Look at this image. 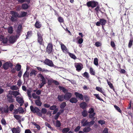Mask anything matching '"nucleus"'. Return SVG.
Here are the masks:
<instances>
[{"mask_svg": "<svg viewBox=\"0 0 133 133\" xmlns=\"http://www.w3.org/2000/svg\"><path fill=\"white\" fill-rule=\"evenodd\" d=\"M107 81L108 85L110 87L111 89H113L114 91H115V89L113 87L112 84L109 81L108 79L107 80Z\"/></svg>", "mask_w": 133, "mask_h": 133, "instance_id": "2f4dec72", "label": "nucleus"}, {"mask_svg": "<svg viewBox=\"0 0 133 133\" xmlns=\"http://www.w3.org/2000/svg\"><path fill=\"white\" fill-rule=\"evenodd\" d=\"M81 123L82 124V126H84L86 125H88V122L85 119H83Z\"/></svg>", "mask_w": 133, "mask_h": 133, "instance_id": "412c9836", "label": "nucleus"}, {"mask_svg": "<svg viewBox=\"0 0 133 133\" xmlns=\"http://www.w3.org/2000/svg\"><path fill=\"white\" fill-rule=\"evenodd\" d=\"M30 0H18V2L21 3L26 2L28 3L30 2Z\"/></svg>", "mask_w": 133, "mask_h": 133, "instance_id": "cd10ccee", "label": "nucleus"}, {"mask_svg": "<svg viewBox=\"0 0 133 133\" xmlns=\"http://www.w3.org/2000/svg\"><path fill=\"white\" fill-rule=\"evenodd\" d=\"M31 91L30 90H27V94L28 97L31 98Z\"/></svg>", "mask_w": 133, "mask_h": 133, "instance_id": "864d4df0", "label": "nucleus"}, {"mask_svg": "<svg viewBox=\"0 0 133 133\" xmlns=\"http://www.w3.org/2000/svg\"><path fill=\"white\" fill-rule=\"evenodd\" d=\"M58 98L59 101H63L64 99V97L63 95H58Z\"/></svg>", "mask_w": 133, "mask_h": 133, "instance_id": "7c9ffc66", "label": "nucleus"}, {"mask_svg": "<svg viewBox=\"0 0 133 133\" xmlns=\"http://www.w3.org/2000/svg\"><path fill=\"white\" fill-rule=\"evenodd\" d=\"M14 108V105L12 104H11L10 105L9 107V110L10 111H12V110H13Z\"/></svg>", "mask_w": 133, "mask_h": 133, "instance_id": "6e6d98bb", "label": "nucleus"}, {"mask_svg": "<svg viewBox=\"0 0 133 133\" xmlns=\"http://www.w3.org/2000/svg\"><path fill=\"white\" fill-rule=\"evenodd\" d=\"M13 95L16 97L18 95H21L20 93L18 91H14Z\"/></svg>", "mask_w": 133, "mask_h": 133, "instance_id": "f704fd0d", "label": "nucleus"}, {"mask_svg": "<svg viewBox=\"0 0 133 133\" xmlns=\"http://www.w3.org/2000/svg\"><path fill=\"white\" fill-rule=\"evenodd\" d=\"M14 117L17 120H19V122L20 123L21 122L20 120L21 118V117L20 116L17 115H14Z\"/></svg>", "mask_w": 133, "mask_h": 133, "instance_id": "4be33fe9", "label": "nucleus"}, {"mask_svg": "<svg viewBox=\"0 0 133 133\" xmlns=\"http://www.w3.org/2000/svg\"><path fill=\"white\" fill-rule=\"evenodd\" d=\"M2 123L4 125H5L6 124L5 120L3 118L1 120Z\"/></svg>", "mask_w": 133, "mask_h": 133, "instance_id": "774afa93", "label": "nucleus"}, {"mask_svg": "<svg viewBox=\"0 0 133 133\" xmlns=\"http://www.w3.org/2000/svg\"><path fill=\"white\" fill-rule=\"evenodd\" d=\"M83 76L84 77L87 78H88L89 77V76L88 73L86 72H85L83 74Z\"/></svg>", "mask_w": 133, "mask_h": 133, "instance_id": "8fccbe9b", "label": "nucleus"}, {"mask_svg": "<svg viewBox=\"0 0 133 133\" xmlns=\"http://www.w3.org/2000/svg\"><path fill=\"white\" fill-rule=\"evenodd\" d=\"M8 101L10 103H12L14 102V99L12 98V95H8L7 96Z\"/></svg>", "mask_w": 133, "mask_h": 133, "instance_id": "ddd939ff", "label": "nucleus"}, {"mask_svg": "<svg viewBox=\"0 0 133 133\" xmlns=\"http://www.w3.org/2000/svg\"><path fill=\"white\" fill-rule=\"evenodd\" d=\"M69 56L71 58L74 59H76V56L70 53H69Z\"/></svg>", "mask_w": 133, "mask_h": 133, "instance_id": "de8ad7c7", "label": "nucleus"}, {"mask_svg": "<svg viewBox=\"0 0 133 133\" xmlns=\"http://www.w3.org/2000/svg\"><path fill=\"white\" fill-rule=\"evenodd\" d=\"M45 124L46 127L49 128H50L51 129H52V127L51 126L50 124L47 122H45Z\"/></svg>", "mask_w": 133, "mask_h": 133, "instance_id": "680f3d73", "label": "nucleus"}, {"mask_svg": "<svg viewBox=\"0 0 133 133\" xmlns=\"http://www.w3.org/2000/svg\"><path fill=\"white\" fill-rule=\"evenodd\" d=\"M66 105L65 102H63L60 105V108L62 109H63Z\"/></svg>", "mask_w": 133, "mask_h": 133, "instance_id": "79ce46f5", "label": "nucleus"}, {"mask_svg": "<svg viewBox=\"0 0 133 133\" xmlns=\"http://www.w3.org/2000/svg\"><path fill=\"white\" fill-rule=\"evenodd\" d=\"M61 126V124L60 121L57 120L56 123V126L57 127H59Z\"/></svg>", "mask_w": 133, "mask_h": 133, "instance_id": "5fc2aeb1", "label": "nucleus"}, {"mask_svg": "<svg viewBox=\"0 0 133 133\" xmlns=\"http://www.w3.org/2000/svg\"><path fill=\"white\" fill-rule=\"evenodd\" d=\"M12 16L11 17L10 19L12 22H14L17 21V18H19V14L17 12L14 11H11L10 12Z\"/></svg>", "mask_w": 133, "mask_h": 133, "instance_id": "f03ea898", "label": "nucleus"}, {"mask_svg": "<svg viewBox=\"0 0 133 133\" xmlns=\"http://www.w3.org/2000/svg\"><path fill=\"white\" fill-rule=\"evenodd\" d=\"M10 88L12 90H16L18 89V88L16 85H13Z\"/></svg>", "mask_w": 133, "mask_h": 133, "instance_id": "a19ab883", "label": "nucleus"}, {"mask_svg": "<svg viewBox=\"0 0 133 133\" xmlns=\"http://www.w3.org/2000/svg\"><path fill=\"white\" fill-rule=\"evenodd\" d=\"M75 65L76 68V70L78 72L80 71L83 68L82 64L79 63H75Z\"/></svg>", "mask_w": 133, "mask_h": 133, "instance_id": "39448f33", "label": "nucleus"}, {"mask_svg": "<svg viewBox=\"0 0 133 133\" xmlns=\"http://www.w3.org/2000/svg\"><path fill=\"white\" fill-rule=\"evenodd\" d=\"M20 35V34H16V35L8 36L6 37L5 39L3 40V43H6L8 42L13 44L16 41Z\"/></svg>", "mask_w": 133, "mask_h": 133, "instance_id": "f257e3e1", "label": "nucleus"}, {"mask_svg": "<svg viewBox=\"0 0 133 133\" xmlns=\"http://www.w3.org/2000/svg\"><path fill=\"white\" fill-rule=\"evenodd\" d=\"M91 130V128L89 127H85L83 129V131L85 132H88Z\"/></svg>", "mask_w": 133, "mask_h": 133, "instance_id": "b1692460", "label": "nucleus"}, {"mask_svg": "<svg viewBox=\"0 0 133 133\" xmlns=\"http://www.w3.org/2000/svg\"><path fill=\"white\" fill-rule=\"evenodd\" d=\"M52 44L51 43H49L47 46L46 49V51L48 54L51 53L52 51Z\"/></svg>", "mask_w": 133, "mask_h": 133, "instance_id": "1a4fd4ad", "label": "nucleus"}, {"mask_svg": "<svg viewBox=\"0 0 133 133\" xmlns=\"http://www.w3.org/2000/svg\"><path fill=\"white\" fill-rule=\"evenodd\" d=\"M8 32L9 33H12L13 30V28L12 26H10L9 28L8 29Z\"/></svg>", "mask_w": 133, "mask_h": 133, "instance_id": "a18cd8bd", "label": "nucleus"}, {"mask_svg": "<svg viewBox=\"0 0 133 133\" xmlns=\"http://www.w3.org/2000/svg\"><path fill=\"white\" fill-rule=\"evenodd\" d=\"M40 77L41 79V81L42 82V83L45 84L46 83V81L43 75H41Z\"/></svg>", "mask_w": 133, "mask_h": 133, "instance_id": "c85d7f7f", "label": "nucleus"}, {"mask_svg": "<svg viewBox=\"0 0 133 133\" xmlns=\"http://www.w3.org/2000/svg\"><path fill=\"white\" fill-rule=\"evenodd\" d=\"M42 112L44 114H46L47 112L46 109L44 108H42L41 110Z\"/></svg>", "mask_w": 133, "mask_h": 133, "instance_id": "0e129e2a", "label": "nucleus"}, {"mask_svg": "<svg viewBox=\"0 0 133 133\" xmlns=\"http://www.w3.org/2000/svg\"><path fill=\"white\" fill-rule=\"evenodd\" d=\"M60 114L59 112H57L56 114L54 116V119H57Z\"/></svg>", "mask_w": 133, "mask_h": 133, "instance_id": "69168bd1", "label": "nucleus"}, {"mask_svg": "<svg viewBox=\"0 0 133 133\" xmlns=\"http://www.w3.org/2000/svg\"><path fill=\"white\" fill-rule=\"evenodd\" d=\"M82 114L84 117H86L87 115V111L85 110L83 111L82 113Z\"/></svg>", "mask_w": 133, "mask_h": 133, "instance_id": "603ef678", "label": "nucleus"}, {"mask_svg": "<svg viewBox=\"0 0 133 133\" xmlns=\"http://www.w3.org/2000/svg\"><path fill=\"white\" fill-rule=\"evenodd\" d=\"M72 96V95L71 93L69 92H67L64 96V99L65 100H69Z\"/></svg>", "mask_w": 133, "mask_h": 133, "instance_id": "9b49d317", "label": "nucleus"}, {"mask_svg": "<svg viewBox=\"0 0 133 133\" xmlns=\"http://www.w3.org/2000/svg\"><path fill=\"white\" fill-rule=\"evenodd\" d=\"M95 122L93 120L92 121L90 122H88V125L90 127Z\"/></svg>", "mask_w": 133, "mask_h": 133, "instance_id": "c03bdc74", "label": "nucleus"}, {"mask_svg": "<svg viewBox=\"0 0 133 133\" xmlns=\"http://www.w3.org/2000/svg\"><path fill=\"white\" fill-rule=\"evenodd\" d=\"M18 110L20 113L23 114L24 112V110L21 107H19Z\"/></svg>", "mask_w": 133, "mask_h": 133, "instance_id": "49530a36", "label": "nucleus"}, {"mask_svg": "<svg viewBox=\"0 0 133 133\" xmlns=\"http://www.w3.org/2000/svg\"><path fill=\"white\" fill-rule=\"evenodd\" d=\"M44 63L46 65L54 67L55 66L53 64L52 61L49 59H45L44 61Z\"/></svg>", "mask_w": 133, "mask_h": 133, "instance_id": "423d86ee", "label": "nucleus"}, {"mask_svg": "<svg viewBox=\"0 0 133 133\" xmlns=\"http://www.w3.org/2000/svg\"><path fill=\"white\" fill-rule=\"evenodd\" d=\"M12 133H20L21 132V129L19 127L16 128H13L11 129Z\"/></svg>", "mask_w": 133, "mask_h": 133, "instance_id": "6e6552de", "label": "nucleus"}, {"mask_svg": "<svg viewBox=\"0 0 133 133\" xmlns=\"http://www.w3.org/2000/svg\"><path fill=\"white\" fill-rule=\"evenodd\" d=\"M35 103L38 106H41L42 104V103L40 100V98L39 99H37L35 101Z\"/></svg>", "mask_w": 133, "mask_h": 133, "instance_id": "a211bd4d", "label": "nucleus"}, {"mask_svg": "<svg viewBox=\"0 0 133 133\" xmlns=\"http://www.w3.org/2000/svg\"><path fill=\"white\" fill-rule=\"evenodd\" d=\"M27 13L26 12L21 11L20 14H19V18H21L26 16L27 15Z\"/></svg>", "mask_w": 133, "mask_h": 133, "instance_id": "2eb2a0df", "label": "nucleus"}, {"mask_svg": "<svg viewBox=\"0 0 133 133\" xmlns=\"http://www.w3.org/2000/svg\"><path fill=\"white\" fill-rule=\"evenodd\" d=\"M87 106V104L85 102H82L80 104V107L83 109H84Z\"/></svg>", "mask_w": 133, "mask_h": 133, "instance_id": "6ab92c4d", "label": "nucleus"}, {"mask_svg": "<svg viewBox=\"0 0 133 133\" xmlns=\"http://www.w3.org/2000/svg\"><path fill=\"white\" fill-rule=\"evenodd\" d=\"M16 100L18 103L20 104V106H21L24 103V101L23 97L22 96L16 97Z\"/></svg>", "mask_w": 133, "mask_h": 133, "instance_id": "20e7f679", "label": "nucleus"}, {"mask_svg": "<svg viewBox=\"0 0 133 133\" xmlns=\"http://www.w3.org/2000/svg\"><path fill=\"white\" fill-rule=\"evenodd\" d=\"M33 97L35 99H39L40 97L39 96H38L36 95L35 93H33L32 94V95Z\"/></svg>", "mask_w": 133, "mask_h": 133, "instance_id": "37998d69", "label": "nucleus"}, {"mask_svg": "<svg viewBox=\"0 0 133 133\" xmlns=\"http://www.w3.org/2000/svg\"><path fill=\"white\" fill-rule=\"evenodd\" d=\"M58 21L60 23L63 22L64 21V19L62 17H60L58 18Z\"/></svg>", "mask_w": 133, "mask_h": 133, "instance_id": "bf43d9fd", "label": "nucleus"}, {"mask_svg": "<svg viewBox=\"0 0 133 133\" xmlns=\"http://www.w3.org/2000/svg\"><path fill=\"white\" fill-rule=\"evenodd\" d=\"M100 22L101 23V24L103 26L107 22L106 21L103 19H100Z\"/></svg>", "mask_w": 133, "mask_h": 133, "instance_id": "a878e982", "label": "nucleus"}, {"mask_svg": "<svg viewBox=\"0 0 133 133\" xmlns=\"http://www.w3.org/2000/svg\"><path fill=\"white\" fill-rule=\"evenodd\" d=\"M36 72V71L35 70H32L30 74V76L32 75H35Z\"/></svg>", "mask_w": 133, "mask_h": 133, "instance_id": "338daca9", "label": "nucleus"}, {"mask_svg": "<svg viewBox=\"0 0 133 133\" xmlns=\"http://www.w3.org/2000/svg\"><path fill=\"white\" fill-rule=\"evenodd\" d=\"M114 107L119 112H121V110H120L119 108L116 105H114Z\"/></svg>", "mask_w": 133, "mask_h": 133, "instance_id": "052dcab7", "label": "nucleus"}, {"mask_svg": "<svg viewBox=\"0 0 133 133\" xmlns=\"http://www.w3.org/2000/svg\"><path fill=\"white\" fill-rule=\"evenodd\" d=\"M95 89L97 91L103 94L104 95H105L104 92V90H102V88L99 87H96Z\"/></svg>", "mask_w": 133, "mask_h": 133, "instance_id": "dca6fc26", "label": "nucleus"}, {"mask_svg": "<svg viewBox=\"0 0 133 133\" xmlns=\"http://www.w3.org/2000/svg\"><path fill=\"white\" fill-rule=\"evenodd\" d=\"M77 39L78 40V43L81 44L83 43V39L80 38L79 37H77Z\"/></svg>", "mask_w": 133, "mask_h": 133, "instance_id": "c9c22d12", "label": "nucleus"}, {"mask_svg": "<svg viewBox=\"0 0 133 133\" xmlns=\"http://www.w3.org/2000/svg\"><path fill=\"white\" fill-rule=\"evenodd\" d=\"M48 81L49 82H50L51 83H54L56 85H58L59 84V83L58 82L56 81L55 80H53L52 79H51L50 80H48Z\"/></svg>", "mask_w": 133, "mask_h": 133, "instance_id": "393cba45", "label": "nucleus"}, {"mask_svg": "<svg viewBox=\"0 0 133 133\" xmlns=\"http://www.w3.org/2000/svg\"><path fill=\"white\" fill-rule=\"evenodd\" d=\"M5 39V38H4L3 34H0V41H2V42L3 43V40Z\"/></svg>", "mask_w": 133, "mask_h": 133, "instance_id": "09e8293b", "label": "nucleus"}, {"mask_svg": "<svg viewBox=\"0 0 133 133\" xmlns=\"http://www.w3.org/2000/svg\"><path fill=\"white\" fill-rule=\"evenodd\" d=\"M30 109L31 111L34 113H37L38 111H39V109L37 107L34 108L33 106H31Z\"/></svg>", "mask_w": 133, "mask_h": 133, "instance_id": "9d476101", "label": "nucleus"}, {"mask_svg": "<svg viewBox=\"0 0 133 133\" xmlns=\"http://www.w3.org/2000/svg\"><path fill=\"white\" fill-rule=\"evenodd\" d=\"M22 29V25L21 24H19L17 30V33H19L21 32Z\"/></svg>", "mask_w": 133, "mask_h": 133, "instance_id": "bb28decb", "label": "nucleus"}, {"mask_svg": "<svg viewBox=\"0 0 133 133\" xmlns=\"http://www.w3.org/2000/svg\"><path fill=\"white\" fill-rule=\"evenodd\" d=\"M56 106L55 105L51 106L50 108V109L51 110H54L56 109Z\"/></svg>", "mask_w": 133, "mask_h": 133, "instance_id": "e2e57ef3", "label": "nucleus"}, {"mask_svg": "<svg viewBox=\"0 0 133 133\" xmlns=\"http://www.w3.org/2000/svg\"><path fill=\"white\" fill-rule=\"evenodd\" d=\"M35 26L36 28H39L41 26V25L39 22L37 21L35 24Z\"/></svg>", "mask_w": 133, "mask_h": 133, "instance_id": "58836bf2", "label": "nucleus"}, {"mask_svg": "<svg viewBox=\"0 0 133 133\" xmlns=\"http://www.w3.org/2000/svg\"><path fill=\"white\" fill-rule=\"evenodd\" d=\"M94 63L96 65H98V59L97 58H95L94 60Z\"/></svg>", "mask_w": 133, "mask_h": 133, "instance_id": "4d7b16f0", "label": "nucleus"}, {"mask_svg": "<svg viewBox=\"0 0 133 133\" xmlns=\"http://www.w3.org/2000/svg\"><path fill=\"white\" fill-rule=\"evenodd\" d=\"M21 66L20 64H17L15 67V69L17 71H19L21 69Z\"/></svg>", "mask_w": 133, "mask_h": 133, "instance_id": "c756f323", "label": "nucleus"}, {"mask_svg": "<svg viewBox=\"0 0 133 133\" xmlns=\"http://www.w3.org/2000/svg\"><path fill=\"white\" fill-rule=\"evenodd\" d=\"M90 73V74L92 75H95V71L91 67L89 69Z\"/></svg>", "mask_w": 133, "mask_h": 133, "instance_id": "72a5a7b5", "label": "nucleus"}, {"mask_svg": "<svg viewBox=\"0 0 133 133\" xmlns=\"http://www.w3.org/2000/svg\"><path fill=\"white\" fill-rule=\"evenodd\" d=\"M59 44L61 45V49L62 51L65 53L68 52V50L64 45L61 42H60Z\"/></svg>", "mask_w": 133, "mask_h": 133, "instance_id": "0eeeda50", "label": "nucleus"}, {"mask_svg": "<svg viewBox=\"0 0 133 133\" xmlns=\"http://www.w3.org/2000/svg\"><path fill=\"white\" fill-rule=\"evenodd\" d=\"M98 4V3L95 1H89L87 2V5L88 7H91L92 8L96 7Z\"/></svg>", "mask_w": 133, "mask_h": 133, "instance_id": "7ed1b4c3", "label": "nucleus"}, {"mask_svg": "<svg viewBox=\"0 0 133 133\" xmlns=\"http://www.w3.org/2000/svg\"><path fill=\"white\" fill-rule=\"evenodd\" d=\"M70 101L72 103H76L77 102V98L75 97H73L70 100Z\"/></svg>", "mask_w": 133, "mask_h": 133, "instance_id": "aec40b11", "label": "nucleus"}, {"mask_svg": "<svg viewBox=\"0 0 133 133\" xmlns=\"http://www.w3.org/2000/svg\"><path fill=\"white\" fill-rule=\"evenodd\" d=\"M38 41L40 44L42 45L43 41L42 35L41 34H38Z\"/></svg>", "mask_w": 133, "mask_h": 133, "instance_id": "f8f14e48", "label": "nucleus"}, {"mask_svg": "<svg viewBox=\"0 0 133 133\" xmlns=\"http://www.w3.org/2000/svg\"><path fill=\"white\" fill-rule=\"evenodd\" d=\"M95 113H92V114H90L89 115V117L90 118H92V119L94 120L95 119L94 116L95 115Z\"/></svg>", "mask_w": 133, "mask_h": 133, "instance_id": "e433bc0d", "label": "nucleus"}, {"mask_svg": "<svg viewBox=\"0 0 133 133\" xmlns=\"http://www.w3.org/2000/svg\"><path fill=\"white\" fill-rule=\"evenodd\" d=\"M9 64L8 62L5 63L3 65V68L5 69H7L9 67Z\"/></svg>", "mask_w": 133, "mask_h": 133, "instance_id": "5701e85b", "label": "nucleus"}, {"mask_svg": "<svg viewBox=\"0 0 133 133\" xmlns=\"http://www.w3.org/2000/svg\"><path fill=\"white\" fill-rule=\"evenodd\" d=\"M29 7L28 4L26 3H23L22 5V8L24 10L27 9Z\"/></svg>", "mask_w": 133, "mask_h": 133, "instance_id": "f3484780", "label": "nucleus"}, {"mask_svg": "<svg viewBox=\"0 0 133 133\" xmlns=\"http://www.w3.org/2000/svg\"><path fill=\"white\" fill-rule=\"evenodd\" d=\"M75 95L77 97L81 99L82 100L83 99V95L82 94H79L77 92H75L74 93Z\"/></svg>", "mask_w": 133, "mask_h": 133, "instance_id": "4468645a", "label": "nucleus"}, {"mask_svg": "<svg viewBox=\"0 0 133 133\" xmlns=\"http://www.w3.org/2000/svg\"><path fill=\"white\" fill-rule=\"evenodd\" d=\"M133 42V38H131L129 42L128 46L129 48H130L131 46L132 45V43Z\"/></svg>", "mask_w": 133, "mask_h": 133, "instance_id": "473e14b6", "label": "nucleus"}, {"mask_svg": "<svg viewBox=\"0 0 133 133\" xmlns=\"http://www.w3.org/2000/svg\"><path fill=\"white\" fill-rule=\"evenodd\" d=\"M59 88L60 89L62 90L64 93H66L67 91L64 88L61 86L59 87Z\"/></svg>", "mask_w": 133, "mask_h": 133, "instance_id": "ea45409f", "label": "nucleus"}, {"mask_svg": "<svg viewBox=\"0 0 133 133\" xmlns=\"http://www.w3.org/2000/svg\"><path fill=\"white\" fill-rule=\"evenodd\" d=\"M98 122L99 124H101V125L104 124L105 123V122L103 120L99 121Z\"/></svg>", "mask_w": 133, "mask_h": 133, "instance_id": "13d9d810", "label": "nucleus"}, {"mask_svg": "<svg viewBox=\"0 0 133 133\" xmlns=\"http://www.w3.org/2000/svg\"><path fill=\"white\" fill-rule=\"evenodd\" d=\"M94 95L95 96L97 99L100 101H103V99L100 97L98 94H94Z\"/></svg>", "mask_w": 133, "mask_h": 133, "instance_id": "3c124183", "label": "nucleus"}, {"mask_svg": "<svg viewBox=\"0 0 133 133\" xmlns=\"http://www.w3.org/2000/svg\"><path fill=\"white\" fill-rule=\"evenodd\" d=\"M70 130L69 128H65L62 130V132L63 133H66Z\"/></svg>", "mask_w": 133, "mask_h": 133, "instance_id": "4c0bfd02", "label": "nucleus"}]
</instances>
